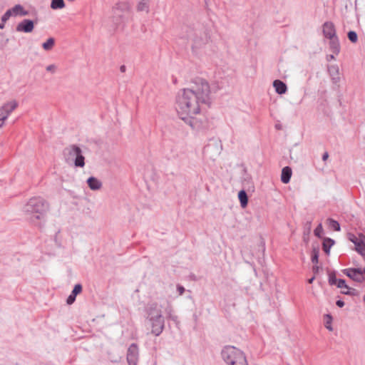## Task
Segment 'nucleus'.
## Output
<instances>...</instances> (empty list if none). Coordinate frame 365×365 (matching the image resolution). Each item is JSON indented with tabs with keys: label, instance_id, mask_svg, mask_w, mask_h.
<instances>
[{
	"label": "nucleus",
	"instance_id": "obj_1",
	"mask_svg": "<svg viewBox=\"0 0 365 365\" xmlns=\"http://www.w3.org/2000/svg\"><path fill=\"white\" fill-rule=\"evenodd\" d=\"M209 83L201 78L191 88L180 90L176 97V110L179 117L192 130L203 128L204 121L193 115L200 113L202 106L210 103Z\"/></svg>",
	"mask_w": 365,
	"mask_h": 365
},
{
	"label": "nucleus",
	"instance_id": "obj_2",
	"mask_svg": "<svg viewBox=\"0 0 365 365\" xmlns=\"http://www.w3.org/2000/svg\"><path fill=\"white\" fill-rule=\"evenodd\" d=\"M49 210V204L41 197H31L23 207V212L31 223L41 227Z\"/></svg>",
	"mask_w": 365,
	"mask_h": 365
},
{
	"label": "nucleus",
	"instance_id": "obj_3",
	"mask_svg": "<svg viewBox=\"0 0 365 365\" xmlns=\"http://www.w3.org/2000/svg\"><path fill=\"white\" fill-rule=\"evenodd\" d=\"M221 356L227 365H248L245 353L234 346H224Z\"/></svg>",
	"mask_w": 365,
	"mask_h": 365
},
{
	"label": "nucleus",
	"instance_id": "obj_4",
	"mask_svg": "<svg viewBox=\"0 0 365 365\" xmlns=\"http://www.w3.org/2000/svg\"><path fill=\"white\" fill-rule=\"evenodd\" d=\"M148 319L151 327V333L159 336L165 327V320L160 309L157 305H152L148 312Z\"/></svg>",
	"mask_w": 365,
	"mask_h": 365
},
{
	"label": "nucleus",
	"instance_id": "obj_5",
	"mask_svg": "<svg viewBox=\"0 0 365 365\" xmlns=\"http://www.w3.org/2000/svg\"><path fill=\"white\" fill-rule=\"evenodd\" d=\"M63 155L67 164H73L75 167L83 168L85 166V157L82 150L76 145H71L63 150Z\"/></svg>",
	"mask_w": 365,
	"mask_h": 365
},
{
	"label": "nucleus",
	"instance_id": "obj_6",
	"mask_svg": "<svg viewBox=\"0 0 365 365\" xmlns=\"http://www.w3.org/2000/svg\"><path fill=\"white\" fill-rule=\"evenodd\" d=\"M347 237L355 245V251H365V235L362 233H348Z\"/></svg>",
	"mask_w": 365,
	"mask_h": 365
},
{
	"label": "nucleus",
	"instance_id": "obj_7",
	"mask_svg": "<svg viewBox=\"0 0 365 365\" xmlns=\"http://www.w3.org/2000/svg\"><path fill=\"white\" fill-rule=\"evenodd\" d=\"M17 106L18 103L15 100L6 102L1 106L0 107V121L6 120Z\"/></svg>",
	"mask_w": 365,
	"mask_h": 365
},
{
	"label": "nucleus",
	"instance_id": "obj_8",
	"mask_svg": "<svg viewBox=\"0 0 365 365\" xmlns=\"http://www.w3.org/2000/svg\"><path fill=\"white\" fill-rule=\"evenodd\" d=\"M139 357L138 347L135 344H132L128 349L127 361L128 365H137Z\"/></svg>",
	"mask_w": 365,
	"mask_h": 365
},
{
	"label": "nucleus",
	"instance_id": "obj_9",
	"mask_svg": "<svg viewBox=\"0 0 365 365\" xmlns=\"http://www.w3.org/2000/svg\"><path fill=\"white\" fill-rule=\"evenodd\" d=\"M343 272L349 278L357 282H363L365 278L361 269L348 268L343 270Z\"/></svg>",
	"mask_w": 365,
	"mask_h": 365
},
{
	"label": "nucleus",
	"instance_id": "obj_10",
	"mask_svg": "<svg viewBox=\"0 0 365 365\" xmlns=\"http://www.w3.org/2000/svg\"><path fill=\"white\" fill-rule=\"evenodd\" d=\"M34 22L32 20L24 19L17 24L16 30L19 32L30 33L34 30Z\"/></svg>",
	"mask_w": 365,
	"mask_h": 365
},
{
	"label": "nucleus",
	"instance_id": "obj_11",
	"mask_svg": "<svg viewBox=\"0 0 365 365\" xmlns=\"http://www.w3.org/2000/svg\"><path fill=\"white\" fill-rule=\"evenodd\" d=\"M209 41V37L206 34H200L196 36L193 39L192 48L194 51L203 47Z\"/></svg>",
	"mask_w": 365,
	"mask_h": 365
},
{
	"label": "nucleus",
	"instance_id": "obj_12",
	"mask_svg": "<svg viewBox=\"0 0 365 365\" xmlns=\"http://www.w3.org/2000/svg\"><path fill=\"white\" fill-rule=\"evenodd\" d=\"M323 34L329 39L336 36L335 26L332 22L326 21L323 24Z\"/></svg>",
	"mask_w": 365,
	"mask_h": 365
},
{
	"label": "nucleus",
	"instance_id": "obj_13",
	"mask_svg": "<svg viewBox=\"0 0 365 365\" xmlns=\"http://www.w3.org/2000/svg\"><path fill=\"white\" fill-rule=\"evenodd\" d=\"M328 72L333 83L336 84L340 81L339 69L337 65H331L328 67Z\"/></svg>",
	"mask_w": 365,
	"mask_h": 365
},
{
	"label": "nucleus",
	"instance_id": "obj_14",
	"mask_svg": "<svg viewBox=\"0 0 365 365\" xmlns=\"http://www.w3.org/2000/svg\"><path fill=\"white\" fill-rule=\"evenodd\" d=\"M81 291H82V286H81V284H76L74 286L73 289L72 290L71 293L68 297V298L66 299V303L68 304H72L75 302L77 294L81 293Z\"/></svg>",
	"mask_w": 365,
	"mask_h": 365
},
{
	"label": "nucleus",
	"instance_id": "obj_15",
	"mask_svg": "<svg viewBox=\"0 0 365 365\" xmlns=\"http://www.w3.org/2000/svg\"><path fill=\"white\" fill-rule=\"evenodd\" d=\"M273 87L277 93L282 95L284 94L287 91V85L280 80H274L273 82Z\"/></svg>",
	"mask_w": 365,
	"mask_h": 365
},
{
	"label": "nucleus",
	"instance_id": "obj_16",
	"mask_svg": "<svg viewBox=\"0 0 365 365\" xmlns=\"http://www.w3.org/2000/svg\"><path fill=\"white\" fill-rule=\"evenodd\" d=\"M87 184L89 188L92 190H98L102 187V182L101 180L95 177H90L87 180Z\"/></svg>",
	"mask_w": 365,
	"mask_h": 365
},
{
	"label": "nucleus",
	"instance_id": "obj_17",
	"mask_svg": "<svg viewBox=\"0 0 365 365\" xmlns=\"http://www.w3.org/2000/svg\"><path fill=\"white\" fill-rule=\"evenodd\" d=\"M329 49L333 53L336 55L339 53L340 44L337 36L329 39Z\"/></svg>",
	"mask_w": 365,
	"mask_h": 365
},
{
	"label": "nucleus",
	"instance_id": "obj_18",
	"mask_svg": "<svg viewBox=\"0 0 365 365\" xmlns=\"http://www.w3.org/2000/svg\"><path fill=\"white\" fill-rule=\"evenodd\" d=\"M136 10L138 12H150V0H139L137 3Z\"/></svg>",
	"mask_w": 365,
	"mask_h": 365
},
{
	"label": "nucleus",
	"instance_id": "obj_19",
	"mask_svg": "<svg viewBox=\"0 0 365 365\" xmlns=\"http://www.w3.org/2000/svg\"><path fill=\"white\" fill-rule=\"evenodd\" d=\"M292 175V171L290 167L286 166L282 168L281 174V181L283 183H288L290 181Z\"/></svg>",
	"mask_w": 365,
	"mask_h": 365
},
{
	"label": "nucleus",
	"instance_id": "obj_20",
	"mask_svg": "<svg viewBox=\"0 0 365 365\" xmlns=\"http://www.w3.org/2000/svg\"><path fill=\"white\" fill-rule=\"evenodd\" d=\"M12 9L14 16H26L29 14V11L25 10L23 6L20 4L15 5Z\"/></svg>",
	"mask_w": 365,
	"mask_h": 365
},
{
	"label": "nucleus",
	"instance_id": "obj_21",
	"mask_svg": "<svg viewBox=\"0 0 365 365\" xmlns=\"http://www.w3.org/2000/svg\"><path fill=\"white\" fill-rule=\"evenodd\" d=\"M238 198L240 202L241 207L245 208L247 205L248 197L245 190H242L238 192Z\"/></svg>",
	"mask_w": 365,
	"mask_h": 365
},
{
	"label": "nucleus",
	"instance_id": "obj_22",
	"mask_svg": "<svg viewBox=\"0 0 365 365\" xmlns=\"http://www.w3.org/2000/svg\"><path fill=\"white\" fill-rule=\"evenodd\" d=\"M334 244V240L331 238H324L322 242L323 251H329Z\"/></svg>",
	"mask_w": 365,
	"mask_h": 365
},
{
	"label": "nucleus",
	"instance_id": "obj_23",
	"mask_svg": "<svg viewBox=\"0 0 365 365\" xmlns=\"http://www.w3.org/2000/svg\"><path fill=\"white\" fill-rule=\"evenodd\" d=\"M65 7L63 0H51V8L52 9H61Z\"/></svg>",
	"mask_w": 365,
	"mask_h": 365
},
{
	"label": "nucleus",
	"instance_id": "obj_24",
	"mask_svg": "<svg viewBox=\"0 0 365 365\" xmlns=\"http://www.w3.org/2000/svg\"><path fill=\"white\" fill-rule=\"evenodd\" d=\"M55 44V40L53 38H49L46 42L43 43L42 47L45 51H50L53 48Z\"/></svg>",
	"mask_w": 365,
	"mask_h": 365
},
{
	"label": "nucleus",
	"instance_id": "obj_25",
	"mask_svg": "<svg viewBox=\"0 0 365 365\" xmlns=\"http://www.w3.org/2000/svg\"><path fill=\"white\" fill-rule=\"evenodd\" d=\"M327 222H328L329 228H331V230H333L334 231L340 230V225L336 220H333L331 218H329L327 220Z\"/></svg>",
	"mask_w": 365,
	"mask_h": 365
},
{
	"label": "nucleus",
	"instance_id": "obj_26",
	"mask_svg": "<svg viewBox=\"0 0 365 365\" xmlns=\"http://www.w3.org/2000/svg\"><path fill=\"white\" fill-rule=\"evenodd\" d=\"M331 322H332V317L329 314H326L325 315V327L329 331L333 330V328L331 326Z\"/></svg>",
	"mask_w": 365,
	"mask_h": 365
},
{
	"label": "nucleus",
	"instance_id": "obj_27",
	"mask_svg": "<svg viewBox=\"0 0 365 365\" xmlns=\"http://www.w3.org/2000/svg\"><path fill=\"white\" fill-rule=\"evenodd\" d=\"M214 148L216 149L217 155H219L220 153V148L218 147L217 145H212V144L207 145L205 148V152L209 153V152L212 151Z\"/></svg>",
	"mask_w": 365,
	"mask_h": 365
},
{
	"label": "nucleus",
	"instance_id": "obj_28",
	"mask_svg": "<svg viewBox=\"0 0 365 365\" xmlns=\"http://www.w3.org/2000/svg\"><path fill=\"white\" fill-rule=\"evenodd\" d=\"M348 38L349 41L352 43H356L358 39L357 34L354 31H350L348 32Z\"/></svg>",
	"mask_w": 365,
	"mask_h": 365
},
{
	"label": "nucleus",
	"instance_id": "obj_29",
	"mask_svg": "<svg viewBox=\"0 0 365 365\" xmlns=\"http://www.w3.org/2000/svg\"><path fill=\"white\" fill-rule=\"evenodd\" d=\"M167 314H168V317L173 321L174 322H175L176 324L178 323V317L177 315L174 314L173 313V311L171 309H169V311L167 312Z\"/></svg>",
	"mask_w": 365,
	"mask_h": 365
},
{
	"label": "nucleus",
	"instance_id": "obj_30",
	"mask_svg": "<svg viewBox=\"0 0 365 365\" xmlns=\"http://www.w3.org/2000/svg\"><path fill=\"white\" fill-rule=\"evenodd\" d=\"M339 279H337L334 274H330L329 275V283L330 285H336Z\"/></svg>",
	"mask_w": 365,
	"mask_h": 365
},
{
	"label": "nucleus",
	"instance_id": "obj_31",
	"mask_svg": "<svg viewBox=\"0 0 365 365\" xmlns=\"http://www.w3.org/2000/svg\"><path fill=\"white\" fill-rule=\"evenodd\" d=\"M13 15L12 9L7 10L1 17V21L6 22Z\"/></svg>",
	"mask_w": 365,
	"mask_h": 365
},
{
	"label": "nucleus",
	"instance_id": "obj_32",
	"mask_svg": "<svg viewBox=\"0 0 365 365\" xmlns=\"http://www.w3.org/2000/svg\"><path fill=\"white\" fill-rule=\"evenodd\" d=\"M314 232L315 236H317L318 237H322V234L323 232V228H322V225L321 223H319L318 225V226L315 228V230H314Z\"/></svg>",
	"mask_w": 365,
	"mask_h": 365
},
{
	"label": "nucleus",
	"instance_id": "obj_33",
	"mask_svg": "<svg viewBox=\"0 0 365 365\" xmlns=\"http://www.w3.org/2000/svg\"><path fill=\"white\" fill-rule=\"evenodd\" d=\"M336 286L338 288L344 289V288H347L348 285L346 284V281L344 279H339L338 280V283H337V284Z\"/></svg>",
	"mask_w": 365,
	"mask_h": 365
},
{
	"label": "nucleus",
	"instance_id": "obj_34",
	"mask_svg": "<svg viewBox=\"0 0 365 365\" xmlns=\"http://www.w3.org/2000/svg\"><path fill=\"white\" fill-rule=\"evenodd\" d=\"M354 292V289L350 288L349 286H347V288H344V290L341 291V293L346 295H351L353 294Z\"/></svg>",
	"mask_w": 365,
	"mask_h": 365
},
{
	"label": "nucleus",
	"instance_id": "obj_35",
	"mask_svg": "<svg viewBox=\"0 0 365 365\" xmlns=\"http://www.w3.org/2000/svg\"><path fill=\"white\" fill-rule=\"evenodd\" d=\"M312 262L314 264H317L319 262V255L318 252H314L311 257Z\"/></svg>",
	"mask_w": 365,
	"mask_h": 365
},
{
	"label": "nucleus",
	"instance_id": "obj_36",
	"mask_svg": "<svg viewBox=\"0 0 365 365\" xmlns=\"http://www.w3.org/2000/svg\"><path fill=\"white\" fill-rule=\"evenodd\" d=\"M46 69L47 71L53 73L56 71V66L54 64H51V65H48V66H46Z\"/></svg>",
	"mask_w": 365,
	"mask_h": 365
},
{
	"label": "nucleus",
	"instance_id": "obj_37",
	"mask_svg": "<svg viewBox=\"0 0 365 365\" xmlns=\"http://www.w3.org/2000/svg\"><path fill=\"white\" fill-rule=\"evenodd\" d=\"M116 8H118V9H122V10H127V9H128V8H129V7H128V6L127 5V4H125V3H122V4H118L116 5Z\"/></svg>",
	"mask_w": 365,
	"mask_h": 365
},
{
	"label": "nucleus",
	"instance_id": "obj_38",
	"mask_svg": "<svg viewBox=\"0 0 365 365\" xmlns=\"http://www.w3.org/2000/svg\"><path fill=\"white\" fill-rule=\"evenodd\" d=\"M177 290L179 292V294L182 295L185 292V287L183 286H182L180 284H178L177 285Z\"/></svg>",
	"mask_w": 365,
	"mask_h": 365
},
{
	"label": "nucleus",
	"instance_id": "obj_39",
	"mask_svg": "<svg viewBox=\"0 0 365 365\" xmlns=\"http://www.w3.org/2000/svg\"><path fill=\"white\" fill-rule=\"evenodd\" d=\"M320 269L321 267L319 265L314 264L312 267V272L316 274L319 272Z\"/></svg>",
	"mask_w": 365,
	"mask_h": 365
},
{
	"label": "nucleus",
	"instance_id": "obj_40",
	"mask_svg": "<svg viewBox=\"0 0 365 365\" xmlns=\"http://www.w3.org/2000/svg\"><path fill=\"white\" fill-rule=\"evenodd\" d=\"M335 56H336V54L333 53L332 54H330V55H327V60L328 61H330L331 60H334L335 59Z\"/></svg>",
	"mask_w": 365,
	"mask_h": 365
},
{
	"label": "nucleus",
	"instance_id": "obj_41",
	"mask_svg": "<svg viewBox=\"0 0 365 365\" xmlns=\"http://www.w3.org/2000/svg\"><path fill=\"white\" fill-rule=\"evenodd\" d=\"M336 304L339 307H343L344 306V302L342 300L339 299L336 301Z\"/></svg>",
	"mask_w": 365,
	"mask_h": 365
},
{
	"label": "nucleus",
	"instance_id": "obj_42",
	"mask_svg": "<svg viewBox=\"0 0 365 365\" xmlns=\"http://www.w3.org/2000/svg\"><path fill=\"white\" fill-rule=\"evenodd\" d=\"M329 157V154L327 152H325L322 155V160L325 161Z\"/></svg>",
	"mask_w": 365,
	"mask_h": 365
},
{
	"label": "nucleus",
	"instance_id": "obj_43",
	"mask_svg": "<svg viewBox=\"0 0 365 365\" xmlns=\"http://www.w3.org/2000/svg\"><path fill=\"white\" fill-rule=\"evenodd\" d=\"M126 70V67L124 65H122L120 67V71L122 72V73H124Z\"/></svg>",
	"mask_w": 365,
	"mask_h": 365
},
{
	"label": "nucleus",
	"instance_id": "obj_44",
	"mask_svg": "<svg viewBox=\"0 0 365 365\" xmlns=\"http://www.w3.org/2000/svg\"><path fill=\"white\" fill-rule=\"evenodd\" d=\"M314 279H315L314 276L312 277V278L309 279H308V283L312 284L314 282Z\"/></svg>",
	"mask_w": 365,
	"mask_h": 365
},
{
	"label": "nucleus",
	"instance_id": "obj_45",
	"mask_svg": "<svg viewBox=\"0 0 365 365\" xmlns=\"http://www.w3.org/2000/svg\"><path fill=\"white\" fill-rule=\"evenodd\" d=\"M5 120L0 121V128L3 127Z\"/></svg>",
	"mask_w": 365,
	"mask_h": 365
},
{
	"label": "nucleus",
	"instance_id": "obj_46",
	"mask_svg": "<svg viewBox=\"0 0 365 365\" xmlns=\"http://www.w3.org/2000/svg\"><path fill=\"white\" fill-rule=\"evenodd\" d=\"M361 254V255L363 257V258L365 259V252H359Z\"/></svg>",
	"mask_w": 365,
	"mask_h": 365
},
{
	"label": "nucleus",
	"instance_id": "obj_47",
	"mask_svg": "<svg viewBox=\"0 0 365 365\" xmlns=\"http://www.w3.org/2000/svg\"><path fill=\"white\" fill-rule=\"evenodd\" d=\"M263 262H264V259L263 260L259 259V263L260 264L263 265Z\"/></svg>",
	"mask_w": 365,
	"mask_h": 365
},
{
	"label": "nucleus",
	"instance_id": "obj_48",
	"mask_svg": "<svg viewBox=\"0 0 365 365\" xmlns=\"http://www.w3.org/2000/svg\"><path fill=\"white\" fill-rule=\"evenodd\" d=\"M4 26V24H0V29H3Z\"/></svg>",
	"mask_w": 365,
	"mask_h": 365
},
{
	"label": "nucleus",
	"instance_id": "obj_49",
	"mask_svg": "<svg viewBox=\"0 0 365 365\" xmlns=\"http://www.w3.org/2000/svg\"><path fill=\"white\" fill-rule=\"evenodd\" d=\"M193 317H194V318H195V320H197V315H195V314Z\"/></svg>",
	"mask_w": 365,
	"mask_h": 365
},
{
	"label": "nucleus",
	"instance_id": "obj_50",
	"mask_svg": "<svg viewBox=\"0 0 365 365\" xmlns=\"http://www.w3.org/2000/svg\"><path fill=\"white\" fill-rule=\"evenodd\" d=\"M362 272H363V274H365V268L364 269H362Z\"/></svg>",
	"mask_w": 365,
	"mask_h": 365
},
{
	"label": "nucleus",
	"instance_id": "obj_51",
	"mask_svg": "<svg viewBox=\"0 0 365 365\" xmlns=\"http://www.w3.org/2000/svg\"><path fill=\"white\" fill-rule=\"evenodd\" d=\"M257 254H264V252H256Z\"/></svg>",
	"mask_w": 365,
	"mask_h": 365
},
{
	"label": "nucleus",
	"instance_id": "obj_52",
	"mask_svg": "<svg viewBox=\"0 0 365 365\" xmlns=\"http://www.w3.org/2000/svg\"><path fill=\"white\" fill-rule=\"evenodd\" d=\"M276 128H277V129H279V125H276Z\"/></svg>",
	"mask_w": 365,
	"mask_h": 365
}]
</instances>
